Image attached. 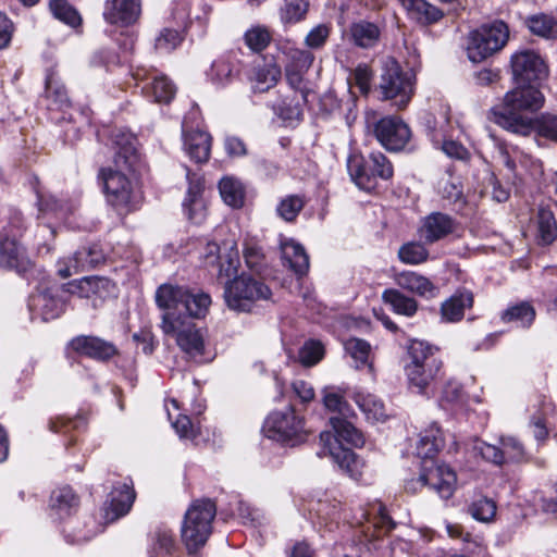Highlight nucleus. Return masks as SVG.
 <instances>
[{"label": "nucleus", "instance_id": "54", "mask_svg": "<svg viewBox=\"0 0 557 557\" xmlns=\"http://www.w3.org/2000/svg\"><path fill=\"white\" fill-rule=\"evenodd\" d=\"M496 504L493 499L481 496L469 507L471 516L482 522H490L496 515Z\"/></svg>", "mask_w": 557, "mask_h": 557}, {"label": "nucleus", "instance_id": "22", "mask_svg": "<svg viewBox=\"0 0 557 557\" xmlns=\"http://www.w3.org/2000/svg\"><path fill=\"white\" fill-rule=\"evenodd\" d=\"M282 76L281 66L275 62H264L251 66L247 79L253 92H265L276 86Z\"/></svg>", "mask_w": 557, "mask_h": 557}, {"label": "nucleus", "instance_id": "23", "mask_svg": "<svg viewBox=\"0 0 557 557\" xmlns=\"http://www.w3.org/2000/svg\"><path fill=\"white\" fill-rule=\"evenodd\" d=\"M395 282L400 288L420 297L433 298L438 294V287L433 282L413 271H404L396 274Z\"/></svg>", "mask_w": 557, "mask_h": 557}, {"label": "nucleus", "instance_id": "33", "mask_svg": "<svg viewBox=\"0 0 557 557\" xmlns=\"http://www.w3.org/2000/svg\"><path fill=\"white\" fill-rule=\"evenodd\" d=\"M403 5L409 16L421 24H432L443 17L440 9L424 0H403Z\"/></svg>", "mask_w": 557, "mask_h": 557}, {"label": "nucleus", "instance_id": "18", "mask_svg": "<svg viewBox=\"0 0 557 557\" xmlns=\"http://www.w3.org/2000/svg\"><path fill=\"white\" fill-rule=\"evenodd\" d=\"M189 186L183 202L184 211L189 221L201 224L207 218V202L202 197L203 181L196 174L187 173Z\"/></svg>", "mask_w": 557, "mask_h": 557}, {"label": "nucleus", "instance_id": "51", "mask_svg": "<svg viewBox=\"0 0 557 557\" xmlns=\"http://www.w3.org/2000/svg\"><path fill=\"white\" fill-rule=\"evenodd\" d=\"M532 132L550 141L557 143V115L542 114L532 120Z\"/></svg>", "mask_w": 557, "mask_h": 557}, {"label": "nucleus", "instance_id": "56", "mask_svg": "<svg viewBox=\"0 0 557 557\" xmlns=\"http://www.w3.org/2000/svg\"><path fill=\"white\" fill-rule=\"evenodd\" d=\"M46 95L55 104L64 106L69 103L66 89L54 73H50L46 78Z\"/></svg>", "mask_w": 557, "mask_h": 557}, {"label": "nucleus", "instance_id": "14", "mask_svg": "<svg viewBox=\"0 0 557 557\" xmlns=\"http://www.w3.org/2000/svg\"><path fill=\"white\" fill-rule=\"evenodd\" d=\"M500 447L476 441L473 450L484 460L497 466L507 461H522L525 459L524 446L513 436H502L499 438Z\"/></svg>", "mask_w": 557, "mask_h": 557}, {"label": "nucleus", "instance_id": "6", "mask_svg": "<svg viewBox=\"0 0 557 557\" xmlns=\"http://www.w3.org/2000/svg\"><path fill=\"white\" fill-rule=\"evenodd\" d=\"M223 296L231 310L249 312L257 301L269 300L272 292L261 280L242 274L225 284Z\"/></svg>", "mask_w": 557, "mask_h": 557}, {"label": "nucleus", "instance_id": "13", "mask_svg": "<svg viewBox=\"0 0 557 557\" xmlns=\"http://www.w3.org/2000/svg\"><path fill=\"white\" fill-rule=\"evenodd\" d=\"M510 65L517 85H532L547 75V66L543 58L534 50L517 51L511 55Z\"/></svg>", "mask_w": 557, "mask_h": 557}, {"label": "nucleus", "instance_id": "19", "mask_svg": "<svg viewBox=\"0 0 557 557\" xmlns=\"http://www.w3.org/2000/svg\"><path fill=\"white\" fill-rule=\"evenodd\" d=\"M32 267L26 249L15 238L0 239V268L24 273Z\"/></svg>", "mask_w": 557, "mask_h": 557}, {"label": "nucleus", "instance_id": "12", "mask_svg": "<svg viewBox=\"0 0 557 557\" xmlns=\"http://www.w3.org/2000/svg\"><path fill=\"white\" fill-rule=\"evenodd\" d=\"M368 165L373 166L371 174H360L361 156L351 154L347 160V170L352 182L367 191L374 189L377 178L388 180L393 176V165L380 151L371 152L368 157Z\"/></svg>", "mask_w": 557, "mask_h": 557}, {"label": "nucleus", "instance_id": "50", "mask_svg": "<svg viewBox=\"0 0 557 557\" xmlns=\"http://www.w3.org/2000/svg\"><path fill=\"white\" fill-rule=\"evenodd\" d=\"M168 417L172 421V425L177 433V435L183 440L194 441L199 434V428L197 424L193 423L190 418L186 414H177L175 419H173L171 409L166 405Z\"/></svg>", "mask_w": 557, "mask_h": 557}, {"label": "nucleus", "instance_id": "10", "mask_svg": "<svg viewBox=\"0 0 557 557\" xmlns=\"http://www.w3.org/2000/svg\"><path fill=\"white\" fill-rule=\"evenodd\" d=\"M380 91L384 100H394L397 108H405L413 94L411 78L403 72L399 63L394 59L385 61L381 81Z\"/></svg>", "mask_w": 557, "mask_h": 557}, {"label": "nucleus", "instance_id": "59", "mask_svg": "<svg viewBox=\"0 0 557 557\" xmlns=\"http://www.w3.org/2000/svg\"><path fill=\"white\" fill-rule=\"evenodd\" d=\"M51 505L60 511H66L77 505V497L71 487H61L52 493Z\"/></svg>", "mask_w": 557, "mask_h": 557}, {"label": "nucleus", "instance_id": "53", "mask_svg": "<svg viewBox=\"0 0 557 557\" xmlns=\"http://www.w3.org/2000/svg\"><path fill=\"white\" fill-rule=\"evenodd\" d=\"M304 206L305 199L301 196L289 195L280 201L276 211L283 220L292 222L297 218Z\"/></svg>", "mask_w": 557, "mask_h": 557}, {"label": "nucleus", "instance_id": "64", "mask_svg": "<svg viewBox=\"0 0 557 557\" xmlns=\"http://www.w3.org/2000/svg\"><path fill=\"white\" fill-rule=\"evenodd\" d=\"M224 146L227 154L231 157H243L247 153L245 143L236 136L226 137Z\"/></svg>", "mask_w": 557, "mask_h": 557}, {"label": "nucleus", "instance_id": "34", "mask_svg": "<svg viewBox=\"0 0 557 557\" xmlns=\"http://www.w3.org/2000/svg\"><path fill=\"white\" fill-rule=\"evenodd\" d=\"M322 401L326 410L338 413L339 418H349L354 414V411L346 399L345 391L339 387H325L322 391Z\"/></svg>", "mask_w": 557, "mask_h": 557}, {"label": "nucleus", "instance_id": "48", "mask_svg": "<svg viewBox=\"0 0 557 557\" xmlns=\"http://www.w3.org/2000/svg\"><path fill=\"white\" fill-rule=\"evenodd\" d=\"M308 9V0H285L281 9V18L286 24L298 23L306 17Z\"/></svg>", "mask_w": 557, "mask_h": 557}, {"label": "nucleus", "instance_id": "20", "mask_svg": "<svg viewBox=\"0 0 557 557\" xmlns=\"http://www.w3.org/2000/svg\"><path fill=\"white\" fill-rule=\"evenodd\" d=\"M458 228V223L448 214L442 212H433L423 219L420 227V235L426 243H435Z\"/></svg>", "mask_w": 557, "mask_h": 557}, {"label": "nucleus", "instance_id": "2", "mask_svg": "<svg viewBox=\"0 0 557 557\" xmlns=\"http://www.w3.org/2000/svg\"><path fill=\"white\" fill-rule=\"evenodd\" d=\"M544 104V96L533 85H518L506 92L503 104L491 109L488 119L504 129L520 136L532 133V119L522 115V111L534 112Z\"/></svg>", "mask_w": 557, "mask_h": 557}, {"label": "nucleus", "instance_id": "42", "mask_svg": "<svg viewBox=\"0 0 557 557\" xmlns=\"http://www.w3.org/2000/svg\"><path fill=\"white\" fill-rule=\"evenodd\" d=\"M534 319L535 309L529 302H520L511 306L502 315L504 322H516L523 327H529Z\"/></svg>", "mask_w": 557, "mask_h": 557}, {"label": "nucleus", "instance_id": "29", "mask_svg": "<svg viewBox=\"0 0 557 557\" xmlns=\"http://www.w3.org/2000/svg\"><path fill=\"white\" fill-rule=\"evenodd\" d=\"M354 400L360 410L364 413L367 420L372 422H383L387 418L384 403L375 395L364 392H357Z\"/></svg>", "mask_w": 557, "mask_h": 557}, {"label": "nucleus", "instance_id": "11", "mask_svg": "<svg viewBox=\"0 0 557 557\" xmlns=\"http://www.w3.org/2000/svg\"><path fill=\"white\" fill-rule=\"evenodd\" d=\"M373 113H367V126L371 129L379 143L388 151H399L406 147L411 138L409 126L399 117L386 116L379 121Z\"/></svg>", "mask_w": 557, "mask_h": 557}, {"label": "nucleus", "instance_id": "49", "mask_svg": "<svg viewBox=\"0 0 557 557\" xmlns=\"http://www.w3.org/2000/svg\"><path fill=\"white\" fill-rule=\"evenodd\" d=\"M49 7L53 16L61 22L72 27H76L81 24L82 18L78 12L65 0H51Z\"/></svg>", "mask_w": 557, "mask_h": 557}, {"label": "nucleus", "instance_id": "30", "mask_svg": "<svg viewBox=\"0 0 557 557\" xmlns=\"http://www.w3.org/2000/svg\"><path fill=\"white\" fill-rule=\"evenodd\" d=\"M444 440L441 429L433 424L429 430H425L417 444V455L422 461L435 460L434 456L443 447Z\"/></svg>", "mask_w": 557, "mask_h": 557}, {"label": "nucleus", "instance_id": "31", "mask_svg": "<svg viewBox=\"0 0 557 557\" xmlns=\"http://www.w3.org/2000/svg\"><path fill=\"white\" fill-rule=\"evenodd\" d=\"M350 40L360 48L373 47L380 38V28L374 23L358 21L349 26Z\"/></svg>", "mask_w": 557, "mask_h": 557}, {"label": "nucleus", "instance_id": "16", "mask_svg": "<svg viewBox=\"0 0 557 557\" xmlns=\"http://www.w3.org/2000/svg\"><path fill=\"white\" fill-rule=\"evenodd\" d=\"M263 430L269 438L286 442L301 436L304 421L289 408L286 411L272 412L267 418Z\"/></svg>", "mask_w": 557, "mask_h": 557}, {"label": "nucleus", "instance_id": "28", "mask_svg": "<svg viewBox=\"0 0 557 557\" xmlns=\"http://www.w3.org/2000/svg\"><path fill=\"white\" fill-rule=\"evenodd\" d=\"M557 238V221L553 211L540 208L536 215L535 240L541 246H548Z\"/></svg>", "mask_w": 557, "mask_h": 557}, {"label": "nucleus", "instance_id": "62", "mask_svg": "<svg viewBox=\"0 0 557 557\" xmlns=\"http://www.w3.org/2000/svg\"><path fill=\"white\" fill-rule=\"evenodd\" d=\"M154 544L161 554H170L174 548V537L172 532L166 528H159L154 532Z\"/></svg>", "mask_w": 557, "mask_h": 557}, {"label": "nucleus", "instance_id": "8", "mask_svg": "<svg viewBox=\"0 0 557 557\" xmlns=\"http://www.w3.org/2000/svg\"><path fill=\"white\" fill-rule=\"evenodd\" d=\"M161 329L164 334L175 338L178 347L189 357L197 359L205 352V341L196 325L187 318L165 312Z\"/></svg>", "mask_w": 557, "mask_h": 557}, {"label": "nucleus", "instance_id": "41", "mask_svg": "<svg viewBox=\"0 0 557 557\" xmlns=\"http://www.w3.org/2000/svg\"><path fill=\"white\" fill-rule=\"evenodd\" d=\"M211 306V297L206 293H190L186 289L183 307L188 314L196 319H201L207 315Z\"/></svg>", "mask_w": 557, "mask_h": 557}, {"label": "nucleus", "instance_id": "44", "mask_svg": "<svg viewBox=\"0 0 557 557\" xmlns=\"http://www.w3.org/2000/svg\"><path fill=\"white\" fill-rule=\"evenodd\" d=\"M331 23H320L309 29L304 38V45L310 51L321 50L325 47L332 34Z\"/></svg>", "mask_w": 557, "mask_h": 557}, {"label": "nucleus", "instance_id": "1", "mask_svg": "<svg viewBox=\"0 0 557 557\" xmlns=\"http://www.w3.org/2000/svg\"><path fill=\"white\" fill-rule=\"evenodd\" d=\"M114 166L103 169L101 177L107 201L120 213L135 210L141 201V194L131 173L139 162L137 138L119 132L113 137Z\"/></svg>", "mask_w": 557, "mask_h": 557}, {"label": "nucleus", "instance_id": "24", "mask_svg": "<svg viewBox=\"0 0 557 557\" xmlns=\"http://www.w3.org/2000/svg\"><path fill=\"white\" fill-rule=\"evenodd\" d=\"M184 148L195 162H207L210 157L211 137L198 129L189 133L184 131Z\"/></svg>", "mask_w": 557, "mask_h": 557}, {"label": "nucleus", "instance_id": "39", "mask_svg": "<svg viewBox=\"0 0 557 557\" xmlns=\"http://www.w3.org/2000/svg\"><path fill=\"white\" fill-rule=\"evenodd\" d=\"M382 297L383 300L398 314L412 317L418 310L417 301L397 289H386Z\"/></svg>", "mask_w": 557, "mask_h": 557}, {"label": "nucleus", "instance_id": "21", "mask_svg": "<svg viewBox=\"0 0 557 557\" xmlns=\"http://www.w3.org/2000/svg\"><path fill=\"white\" fill-rule=\"evenodd\" d=\"M69 346L75 352L97 360L110 359L117 352L112 343L96 336H76L70 342Z\"/></svg>", "mask_w": 557, "mask_h": 557}, {"label": "nucleus", "instance_id": "45", "mask_svg": "<svg viewBox=\"0 0 557 557\" xmlns=\"http://www.w3.org/2000/svg\"><path fill=\"white\" fill-rule=\"evenodd\" d=\"M225 249L226 251L224 252V255H220L216 264H219L220 276L231 277L237 274L240 264L239 253L237 245L234 240L230 242L228 246Z\"/></svg>", "mask_w": 557, "mask_h": 557}, {"label": "nucleus", "instance_id": "61", "mask_svg": "<svg viewBox=\"0 0 557 557\" xmlns=\"http://www.w3.org/2000/svg\"><path fill=\"white\" fill-rule=\"evenodd\" d=\"M182 41L180 33L175 29H163L156 39V48L161 51H171Z\"/></svg>", "mask_w": 557, "mask_h": 557}, {"label": "nucleus", "instance_id": "40", "mask_svg": "<svg viewBox=\"0 0 557 557\" xmlns=\"http://www.w3.org/2000/svg\"><path fill=\"white\" fill-rule=\"evenodd\" d=\"M89 257L82 255V248H79L72 257L62 259L58 262V274L62 278H67L73 274L88 271L91 269V264L88 262Z\"/></svg>", "mask_w": 557, "mask_h": 557}, {"label": "nucleus", "instance_id": "63", "mask_svg": "<svg viewBox=\"0 0 557 557\" xmlns=\"http://www.w3.org/2000/svg\"><path fill=\"white\" fill-rule=\"evenodd\" d=\"M24 228L23 216L20 212H14L7 226L0 228V239L15 238Z\"/></svg>", "mask_w": 557, "mask_h": 557}, {"label": "nucleus", "instance_id": "3", "mask_svg": "<svg viewBox=\"0 0 557 557\" xmlns=\"http://www.w3.org/2000/svg\"><path fill=\"white\" fill-rule=\"evenodd\" d=\"M330 423L336 433L325 431L320 434V442L323 446V454H329L333 460L348 475L357 479L360 474V461L354 451L343 447L339 441H344L355 447H361L364 444L363 434L350 422L348 418L332 417Z\"/></svg>", "mask_w": 557, "mask_h": 557}, {"label": "nucleus", "instance_id": "26", "mask_svg": "<svg viewBox=\"0 0 557 557\" xmlns=\"http://www.w3.org/2000/svg\"><path fill=\"white\" fill-rule=\"evenodd\" d=\"M282 258L297 275L302 276L309 270V257L304 247L294 240L282 245Z\"/></svg>", "mask_w": 557, "mask_h": 557}, {"label": "nucleus", "instance_id": "46", "mask_svg": "<svg viewBox=\"0 0 557 557\" xmlns=\"http://www.w3.org/2000/svg\"><path fill=\"white\" fill-rule=\"evenodd\" d=\"M207 75L214 85L225 86L234 77V66L227 59L220 58L213 61Z\"/></svg>", "mask_w": 557, "mask_h": 557}, {"label": "nucleus", "instance_id": "60", "mask_svg": "<svg viewBox=\"0 0 557 557\" xmlns=\"http://www.w3.org/2000/svg\"><path fill=\"white\" fill-rule=\"evenodd\" d=\"M354 82L362 95H367L371 87L372 72L366 64H359L352 72L349 82Z\"/></svg>", "mask_w": 557, "mask_h": 557}, {"label": "nucleus", "instance_id": "58", "mask_svg": "<svg viewBox=\"0 0 557 557\" xmlns=\"http://www.w3.org/2000/svg\"><path fill=\"white\" fill-rule=\"evenodd\" d=\"M324 355V348L320 342L309 341L299 350V361L305 367L317 364Z\"/></svg>", "mask_w": 557, "mask_h": 557}, {"label": "nucleus", "instance_id": "57", "mask_svg": "<svg viewBox=\"0 0 557 557\" xmlns=\"http://www.w3.org/2000/svg\"><path fill=\"white\" fill-rule=\"evenodd\" d=\"M39 212L41 214H51L54 218L62 220L66 216L70 209L62 201H59L54 196L38 198Z\"/></svg>", "mask_w": 557, "mask_h": 557}, {"label": "nucleus", "instance_id": "37", "mask_svg": "<svg viewBox=\"0 0 557 557\" xmlns=\"http://www.w3.org/2000/svg\"><path fill=\"white\" fill-rule=\"evenodd\" d=\"M136 494L133 485L124 483L112 492L110 508L113 513L112 520L125 516L132 508Z\"/></svg>", "mask_w": 557, "mask_h": 557}, {"label": "nucleus", "instance_id": "32", "mask_svg": "<svg viewBox=\"0 0 557 557\" xmlns=\"http://www.w3.org/2000/svg\"><path fill=\"white\" fill-rule=\"evenodd\" d=\"M525 27L534 36L544 39L557 38V18L546 13L529 15L524 20Z\"/></svg>", "mask_w": 557, "mask_h": 557}, {"label": "nucleus", "instance_id": "9", "mask_svg": "<svg viewBox=\"0 0 557 557\" xmlns=\"http://www.w3.org/2000/svg\"><path fill=\"white\" fill-rule=\"evenodd\" d=\"M425 485L433 488L442 498L447 499L456 490L457 474L445 463L436 460L422 461L419 479L408 481L406 490L414 493Z\"/></svg>", "mask_w": 557, "mask_h": 557}, {"label": "nucleus", "instance_id": "5", "mask_svg": "<svg viewBox=\"0 0 557 557\" xmlns=\"http://www.w3.org/2000/svg\"><path fill=\"white\" fill-rule=\"evenodd\" d=\"M215 515V504L210 499H197L186 510L181 536L189 555H196L207 543Z\"/></svg>", "mask_w": 557, "mask_h": 557}, {"label": "nucleus", "instance_id": "47", "mask_svg": "<svg viewBox=\"0 0 557 557\" xmlns=\"http://www.w3.org/2000/svg\"><path fill=\"white\" fill-rule=\"evenodd\" d=\"M244 40L251 51L261 52L270 45L272 35L265 26L258 25L245 33Z\"/></svg>", "mask_w": 557, "mask_h": 557}, {"label": "nucleus", "instance_id": "15", "mask_svg": "<svg viewBox=\"0 0 557 557\" xmlns=\"http://www.w3.org/2000/svg\"><path fill=\"white\" fill-rule=\"evenodd\" d=\"M280 51L284 55V70L286 81L294 89H300L304 77L314 61V54L308 49L298 48L289 44L283 45Z\"/></svg>", "mask_w": 557, "mask_h": 557}, {"label": "nucleus", "instance_id": "27", "mask_svg": "<svg viewBox=\"0 0 557 557\" xmlns=\"http://www.w3.org/2000/svg\"><path fill=\"white\" fill-rule=\"evenodd\" d=\"M472 304L473 295L471 292H459L443 302L442 317L447 322L460 321L463 318L465 309L472 307Z\"/></svg>", "mask_w": 557, "mask_h": 557}, {"label": "nucleus", "instance_id": "52", "mask_svg": "<svg viewBox=\"0 0 557 557\" xmlns=\"http://www.w3.org/2000/svg\"><path fill=\"white\" fill-rule=\"evenodd\" d=\"M32 301L35 306H41L42 318L46 321L58 318L64 310V304L61 300L52 298L47 294L34 296Z\"/></svg>", "mask_w": 557, "mask_h": 557}, {"label": "nucleus", "instance_id": "4", "mask_svg": "<svg viewBox=\"0 0 557 557\" xmlns=\"http://www.w3.org/2000/svg\"><path fill=\"white\" fill-rule=\"evenodd\" d=\"M438 348L424 341L412 339L407 348L408 359L404 367L409 387L428 395L441 375L443 361Z\"/></svg>", "mask_w": 557, "mask_h": 557}, {"label": "nucleus", "instance_id": "17", "mask_svg": "<svg viewBox=\"0 0 557 557\" xmlns=\"http://www.w3.org/2000/svg\"><path fill=\"white\" fill-rule=\"evenodd\" d=\"M141 14L140 0H106L103 17L117 26H129L135 24Z\"/></svg>", "mask_w": 557, "mask_h": 557}, {"label": "nucleus", "instance_id": "7", "mask_svg": "<svg viewBox=\"0 0 557 557\" xmlns=\"http://www.w3.org/2000/svg\"><path fill=\"white\" fill-rule=\"evenodd\" d=\"M509 38L508 26L503 21L482 25L470 33L467 54L471 62L480 63L502 50Z\"/></svg>", "mask_w": 557, "mask_h": 557}, {"label": "nucleus", "instance_id": "38", "mask_svg": "<svg viewBox=\"0 0 557 557\" xmlns=\"http://www.w3.org/2000/svg\"><path fill=\"white\" fill-rule=\"evenodd\" d=\"M186 289L171 284L159 286L156 292V302L161 309H177L184 304Z\"/></svg>", "mask_w": 557, "mask_h": 557}, {"label": "nucleus", "instance_id": "55", "mask_svg": "<svg viewBox=\"0 0 557 557\" xmlns=\"http://www.w3.org/2000/svg\"><path fill=\"white\" fill-rule=\"evenodd\" d=\"M398 257L401 262L407 264H419L426 261L429 251L420 243H408L400 247Z\"/></svg>", "mask_w": 557, "mask_h": 557}, {"label": "nucleus", "instance_id": "35", "mask_svg": "<svg viewBox=\"0 0 557 557\" xmlns=\"http://www.w3.org/2000/svg\"><path fill=\"white\" fill-rule=\"evenodd\" d=\"M219 190L223 201L232 208H240L245 201V187L234 176H224L219 183Z\"/></svg>", "mask_w": 557, "mask_h": 557}, {"label": "nucleus", "instance_id": "36", "mask_svg": "<svg viewBox=\"0 0 557 557\" xmlns=\"http://www.w3.org/2000/svg\"><path fill=\"white\" fill-rule=\"evenodd\" d=\"M145 95L154 102L168 103L175 95V87L166 76L156 75L144 87Z\"/></svg>", "mask_w": 557, "mask_h": 557}, {"label": "nucleus", "instance_id": "25", "mask_svg": "<svg viewBox=\"0 0 557 557\" xmlns=\"http://www.w3.org/2000/svg\"><path fill=\"white\" fill-rule=\"evenodd\" d=\"M71 293L83 298L97 296L104 298L113 287L110 280L100 276H86L69 284Z\"/></svg>", "mask_w": 557, "mask_h": 557}, {"label": "nucleus", "instance_id": "43", "mask_svg": "<svg viewBox=\"0 0 557 557\" xmlns=\"http://www.w3.org/2000/svg\"><path fill=\"white\" fill-rule=\"evenodd\" d=\"M345 351L354 359L355 367L361 368L369 366V357L371 352V346L368 342L361 338L351 337L344 343Z\"/></svg>", "mask_w": 557, "mask_h": 557}]
</instances>
